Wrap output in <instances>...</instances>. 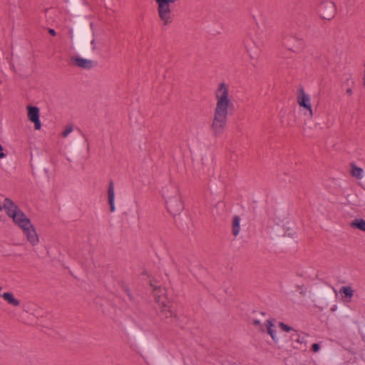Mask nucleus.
Masks as SVG:
<instances>
[{"label":"nucleus","instance_id":"13","mask_svg":"<svg viewBox=\"0 0 365 365\" xmlns=\"http://www.w3.org/2000/svg\"><path fill=\"white\" fill-rule=\"evenodd\" d=\"M108 202L110 205V212L115 211L114 206V198H115V192H114V185L112 181L110 182L108 189Z\"/></svg>","mask_w":365,"mask_h":365},{"label":"nucleus","instance_id":"19","mask_svg":"<svg viewBox=\"0 0 365 365\" xmlns=\"http://www.w3.org/2000/svg\"><path fill=\"white\" fill-rule=\"evenodd\" d=\"M351 227H356L360 230L365 231V220L363 219H356L351 224Z\"/></svg>","mask_w":365,"mask_h":365},{"label":"nucleus","instance_id":"26","mask_svg":"<svg viewBox=\"0 0 365 365\" xmlns=\"http://www.w3.org/2000/svg\"><path fill=\"white\" fill-rule=\"evenodd\" d=\"M253 324H254V325H256V326H257V325H259V324H260V322H259V320H258V319H254V320H253Z\"/></svg>","mask_w":365,"mask_h":365},{"label":"nucleus","instance_id":"29","mask_svg":"<svg viewBox=\"0 0 365 365\" xmlns=\"http://www.w3.org/2000/svg\"><path fill=\"white\" fill-rule=\"evenodd\" d=\"M45 171H46V173H48V170L46 168L45 169Z\"/></svg>","mask_w":365,"mask_h":365},{"label":"nucleus","instance_id":"3","mask_svg":"<svg viewBox=\"0 0 365 365\" xmlns=\"http://www.w3.org/2000/svg\"><path fill=\"white\" fill-rule=\"evenodd\" d=\"M3 207L7 216L12 219L13 222L19 228L24 225H29L30 219L11 199L5 198Z\"/></svg>","mask_w":365,"mask_h":365},{"label":"nucleus","instance_id":"9","mask_svg":"<svg viewBox=\"0 0 365 365\" xmlns=\"http://www.w3.org/2000/svg\"><path fill=\"white\" fill-rule=\"evenodd\" d=\"M150 285L153 288V294L156 303L158 304L164 305V302L168 301L165 289H163L160 285L156 284V283L153 281H150Z\"/></svg>","mask_w":365,"mask_h":365},{"label":"nucleus","instance_id":"6","mask_svg":"<svg viewBox=\"0 0 365 365\" xmlns=\"http://www.w3.org/2000/svg\"><path fill=\"white\" fill-rule=\"evenodd\" d=\"M23 233L26 235L27 240L31 243V245H36L38 242V235L36 233L34 226L31 222L29 223V225H24L20 228Z\"/></svg>","mask_w":365,"mask_h":365},{"label":"nucleus","instance_id":"15","mask_svg":"<svg viewBox=\"0 0 365 365\" xmlns=\"http://www.w3.org/2000/svg\"><path fill=\"white\" fill-rule=\"evenodd\" d=\"M350 174L352 177L360 180L364 177V170L354 163H351Z\"/></svg>","mask_w":365,"mask_h":365},{"label":"nucleus","instance_id":"11","mask_svg":"<svg viewBox=\"0 0 365 365\" xmlns=\"http://www.w3.org/2000/svg\"><path fill=\"white\" fill-rule=\"evenodd\" d=\"M73 62L82 68H91L93 66V62L89 59L81 57H74L72 58Z\"/></svg>","mask_w":365,"mask_h":365},{"label":"nucleus","instance_id":"22","mask_svg":"<svg viewBox=\"0 0 365 365\" xmlns=\"http://www.w3.org/2000/svg\"><path fill=\"white\" fill-rule=\"evenodd\" d=\"M319 348H320V347H319V344L315 343V344H314L312 345V350H313V351H314V352L318 351L319 350Z\"/></svg>","mask_w":365,"mask_h":365},{"label":"nucleus","instance_id":"16","mask_svg":"<svg viewBox=\"0 0 365 365\" xmlns=\"http://www.w3.org/2000/svg\"><path fill=\"white\" fill-rule=\"evenodd\" d=\"M240 217L238 215H235L232 222V233L236 237L239 235L240 231Z\"/></svg>","mask_w":365,"mask_h":365},{"label":"nucleus","instance_id":"14","mask_svg":"<svg viewBox=\"0 0 365 365\" xmlns=\"http://www.w3.org/2000/svg\"><path fill=\"white\" fill-rule=\"evenodd\" d=\"M1 297L6 301L9 304L14 307H18L20 305V301L16 299L11 292H4Z\"/></svg>","mask_w":365,"mask_h":365},{"label":"nucleus","instance_id":"21","mask_svg":"<svg viewBox=\"0 0 365 365\" xmlns=\"http://www.w3.org/2000/svg\"><path fill=\"white\" fill-rule=\"evenodd\" d=\"M279 327L282 329V330L287 331V332L290 331L291 330L293 329L291 327L285 324L283 322H279Z\"/></svg>","mask_w":365,"mask_h":365},{"label":"nucleus","instance_id":"24","mask_svg":"<svg viewBox=\"0 0 365 365\" xmlns=\"http://www.w3.org/2000/svg\"><path fill=\"white\" fill-rule=\"evenodd\" d=\"M346 93L349 96H351L353 94L352 89L351 88H349L346 91Z\"/></svg>","mask_w":365,"mask_h":365},{"label":"nucleus","instance_id":"4","mask_svg":"<svg viewBox=\"0 0 365 365\" xmlns=\"http://www.w3.org/2000/svg\"><path fill=\"white\" fill-rule=\"evenodd\" d=\"M170 188V194L168 188L163 190V196L166 199L168 212L173 215H176L180 214L183 210V203L181 200L178 189L174 186H172Z\"/></svg>","mask_w":365,"mask_h":365},{"label":"nucleus","instance_id":"18","mask_svg":"<svg viewBox=\"0 0 365 365\" xmlns=\"http://www.w3.org/2000/svg\"><path fill=\"white\" fill-rule=\"evenodd\" d=\"M339 292L341 294H344L345 297L349 298V300H346L347 302H350L351 298L354 295V290L352 289V288L351 287H342L340 289Z\"/></svg>","mask_w":365,"mask_h":365},{"label":"nucleus","instance_id":"8","mask_svg":"<svg viewBox=\"0 0 365 365\" xmlns=\"http://www.w3.org/2000/svg\"><path fill=\"white\" fill-rule=\"evenodd\" d=\"M27 110V118L34 123L35 130H40L41 128V123L39 118V109L36 106H28Z\"/></svg>","mask_w":365,"mask_h":365},{"label":"nucleus","instance_id":"28","mask_svg":"<svg viewBox=\"0 0 365 365\" xmlns=\"http://www.w3.org/2000/svg\"><path fill=\"white\" fill-rule=\"evenodd\" d=\"M91 44H92V45H95L94 41H91Z\"/></svg>","mask_w":365,"mask_h":365},{"label":"nucleus","instance_id":"1","mask_svg":"<svg viewBox=\"0 0 365 365\" xmlns=\"http://www.w3.org/2000/svg\"><path fill=\"white\" fill-rule=\"evenodd\" d=\"M215 108L212 129L215 135H220L225 128L228 115L235 109L234 98L230 86L220 83L214 92Z\"/></svg>","mask_w":365,"mask_h":365},{"label":"nucleus","instance_id":"12","mask_svg":"<svg viewBox=\"0 0 365 365\" xmlns=\"http://www.w3.org/2000/svg\"><path fill=\"white\" fill-rule=\"evenodd\" d=\"M306 337L307 335L304 333L299 334L297 331L292 335V339L300 345L299 349H306Z\"/></svg>","mask_w":365,"mask_h":365},{"label":"nucleus","instance_id":"17","mask_svg":"<svg viewBox=\"0 0 365 365\" xmlns=\"http://www.w3.org/2000/svg\"><path fill=\"white\" fill-rule=\"evenodd\" d=\"M264 325L267 327V333L271 336L274 341H276V330L274 329V325L269 320H267Z\"/></svg>","mask_w":365,"mask_h":365},{"label":"nucleus","instance_id":"23","mask_svg":"<svg viewBox=\"0 0 365 365\" xmlns=\"http://www.w3.org/2000/svg\"><path fill=\"white\" fill-rule=\"evenodd\" d=\"M5 157V155L4 153H3V148L2 146L0 145V158H3Z\"/></svg>","mask_w":365,"mask_h":365},{"label":"nucleus","instance_id":"2","mask_svg":"<svg viewBox=\"0 0 365 365\" xmlns=\"http://www.w3.org/2000/svg\"><path fill=\"white\" fill-rule=\"evenodd\" d=\"M180 0H155L157 14L163 26H170L174 21V9Z\"/></svg>","mask_w":365,"mask_h":365},{"label":"nucleus","instance_id":"5","mask_svg":"<svg viewBox=\"0 0 365 365\" xmlns=\"http://www.w3.org/2000/svg\"><path fill=\"white\" fill-rule=\"evenodd\" d=\"M297 101L304 114L309 118L313 115V110L311 105V97L306 93L303 89H300L297 96Z\"/></svg>","mask_w":365,"mask_h":365},{"label":"nucleus","instance_id":"7","mask_svg":"<svg viewBox=\"0 0 365 365\" xmlns=\"http://www.w3.org/2000/svg\"><path fill=\"white\" fill-rule=\"evenodd\" d=\"M319 11L322 18L331 19L335 14V5L330 1H324L320 4Z\"/></svg>","mask_w":365,"mask_h":365},{"label":"nucleus","instance_id":"10","mask_svg":"<svg viewBox=\"0 0 365 365\" xmlns=\"http://www.w3.org/2000/svg\"><path fill=\"white\" fill-rule=\"evenodd\" d=\"M164 305L158 304V308L159 309L158 315L161 318H174L177 319V315L174 310H173L169 305V302L168 301L164 302Z\"/></svg>","mask_w":365,"mask_h":365},{"label":"nucleus","instance_id":"27","mask_svg":"<svg viewBox=\"0 0 365 365\" xmlns=\"http://www.w3.org/2000/svg\"><path fill=\"white\" fill-rule=\"evenodd\" d=\"M363 81H364V85L365 86V73L364 75Z\"/></svg>","mask_w":365,"mask_h":365},{"label":"nucleus","instance_id":"20","mask_svg":"<svg viewBox=\"0 0 365 365\" xmlns=\"http://www.w3.org/2000/svg\"><path fill=\"white\" fill-rule=\"evenodd\" d=\"M73 130V128L72 125H67L62 132V136L63 138H66L72 131Z\"/></svg>","mask_w":365,"mask_h":365},{"label":"nucleus","instance_id":"25","mask_svg":"<svg viewBox=\"0 0 365 365\" xmlns=\"http://www.w3.org/2000/svg\"><path fill=\"white\" fill-rule=\"evenodd\" d=\"M48 33L51 35V36H55L56 35V31H54V29H48Z\"/></svg>","mask_w":365,"mask_h":365}]
</instances>
